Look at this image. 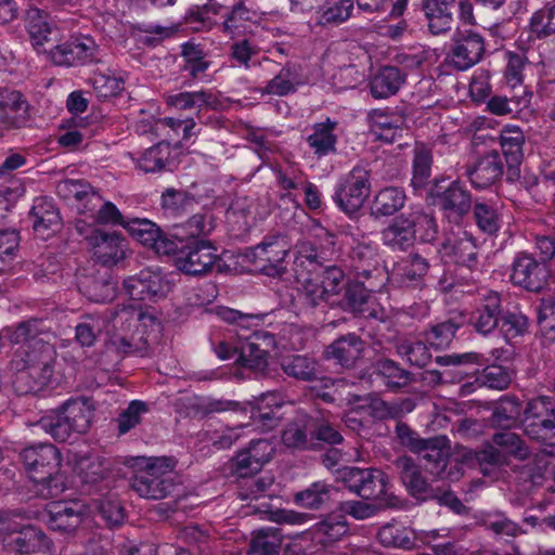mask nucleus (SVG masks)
<instances>
[{
    "mask_svg": "<svg viewBox=\"0 0 555 555\" xmlns=\"http://www.w3.org/2000/svg\"><path fill=\"white\" fill-rule=\"evenodd\" d=\"M100 47L90 36H80L49 50L51 60L59 66H82L101 59Z\"/></svg>",
    "mask_w": 555,
    "mask_h": 555,
    "instance_id": "7",
    "label": "nucleus"
},
{
    "mask_svg": "<svg viewBox=\"0 0 555 555\" xmlns=\"http://www.w3.org/2000/svg\"><path fill=\"white\" fill-rule=\"evenodd\" d=\"M296 86L297 83L294 77V69L289 64H286L272 79L267 82L261 93L286 96L296 91Z\"/></svg>",
    "mask_w": 555,
    "mask_h": 555,
    "instance_id": "60",
    "label": "nucleus"
},
{
    "mask_svg": "<svg viewBox=\"0 0 555 555\" xmlns=\"http://www.w3.org/2000/svg\"><path fill=\"white\" fill-rule=\"evenodd\" d=\"M503 311L501 294L487 291L479 296L470 313L469 324L476 333L489 336L499 327Z\"/></svg>",
    "mask_w": 555,
    "mask_h": 555,
    "instance_id": "13",
    "label": "nucleus"
},
{
    "mask_svg": "<svg viewBox=\"0 0 555 555\" xmlns=\"http://www.w3.org/2000/svg\"><path fill=\"white\" fill-rule=\"evenodd\" d=\"M93 411L85 398L69 399L51 414L41 417L35 426L55 441L64 442L73 434H85L91 425Z\"/></svg>",
    "mask_w": 555,
    "mask_h": 555,
    "instance_id": "2",
    "label": "nucleus"
},
{
    "mask_svg": "<svg viewBox=\"0 0 555 555\" xmlns=\"http://www.w3.org/2000/svg\"><path fill=\"white\" fill-rule=\"evenodd\" d=\"M483 37L473 30L457 31L452 39L448 61L457 70H466L479 63L485 54Z\"/></svg>",
    "mask_w": 555,
    "mask_h": 555,
    "instance_id": "10",
    "label": "nucleus"
},
{
    "mask_svg": "<svg viewBox=\"0 0 555 555\" xmlns=\"http://www.w3.org/2000/svg\"><path fill=\"white\" fill-rule=\"evenodd\" d=\"M176 464L173 457L149 459L132 476V490L147 500H163L171 495L178 485Z\"/></svg>",
    "mask_w": 555,
    "mask_h": 555,
    "instance_id": "3",
    "label": "nucleus"
},
{
    "mask_svg": "<svg viewBox=\"0 0 555 555\" xmlns=\"http://www.w3.org/2000/svg\"><path fill=\"white\" fill-rule=\"evenodd\" d=\"M57 194L66 201L83 202L86 196L99 202V193L86 180L65 179L56 185Z\"/></svg>",
    "mask_w": 555,
    "mask_h": 555,
    "instance_id": "57",
    "label": "nucleus"
},
{
    "mask_svg": "<svg viewBox=\"0 0 555 555\" xmlns=\"http://www.w3.org/2000/svg\"><path fill=\"white\" fill-rule=\"evenodd\" d=\"M280 366L289 377L301 382L318 379V362L308 354H292L281 359Z\"/></svg>",
    "mask_w": 555,
    "mask_h": 555,
    "instance_id": "41",
    "label": "nucleus"
},
{
    "mask_svg": "<svg viewBox=\"0 0 555 555\" xmlns=\"http://www.w3.org/2000/svg\"><path fill=\"white\" fill-rule=\"evenodd\" d=\"M0 532H8L4 547L17 554H31L47 547L46 534L34 526H25L20 530L10 529L7 518L0 513Z\"/></svg>",
    "mask_w": 555,
    "mask_h": 555,
    "instance_id": "16",
    "label": "nucleus"
},
{
    "mask_svg": "<svg viewBox=\"0 0 555 555\" xmlns=\"http://www.w3.org/2000/svg\"><path fill=\"white\" fill-rule=\"evenodd\" d=\"M30 218L35 232L42 237L48 231H55L61 224L60 211L52 198L41 196L34 201Z\"/></svg>",
    "mask_w": 555,
    "mask_h": 555,
    "instance_id": "32",
    "label": "nucleus"
},
{
    "mask_svg": "<svg viewBox=\"0 0 555 555\" xmlns=\"http://www.w3.org/2000/svg\"><path fill=\"white\" fill-rule=\"evenodd\" d=\"M350 268L365 281L382 276L380 256L376 245L358 243L349 253Z\"/></svg>",
    "mask_w": 555,
    "mask_h": 555,
    "instance_id": "21",
    "label": "nucleus"
},
{
    "mask_svg": "<svg viewBox=\"0 0 555 555\" xmlns=\"http://www.w3.org/2000/svg\"><path fill=\"white\" fill-rule=\"evenodd\" d=\"M222 17L223 30L231 36L246 34L259 20L257 12L247 8L243 1H238L231 10L222 13Z\"/></svg>",
    "mask_w": 555,
    "mask_h": 555,
    "instance_id": "38",
    "label": "nucleus"
},
{
    "mask_svg": "<svg viewBox=\"0 0 555 555\" xmlns=\"http://www.w3.org/2000/svg\"><path fill=\"white\" fill-rule=\"evenodd\" d=\"M80 293L94 302L112 300L116 294V283L108 273H90L82 275L78 282Z\"/></svg>",
    "mask_w": 555,
    "mask_h": 555,
    "instance_id": "29",
    "label": "nucleus"
},
{
    "mask_svg": "<svg viewBox=\"0 0 555 555\" xmlns=\"http://www.w3.org/2000/svg\"><path fill=\"white\" fill-rule=\"evenodd\" d=\"M413 153V176L411 183L414 189H422L427 184L431 175L433 152L425 144L417 143Z\"/></svg>",
    "mask_w": 555,
    "mask_h": 555,
    "instance_id": "51",
    "label": "nucleus"
},
{
    "mask_svg": "<svg viewBox=\"0 0 555 555\" xmlns=\"http://www.w3.org/2000/svg\"><path fill=\"white\" fill-rule=\"evenodd\" d=\"M442 258L459 266L473 269L478 263L476 240L467 231L460 230L447 236L439 249Z\"/></svg>",
    "mask_w": 555,
    "mask_h": 555,
    "instance_id": "17",
    "label": "nucleus"
},
{
    "mask_svg": "<svg viewBox=\"0 0 555 555\" xmlns=\"http://www.w3.org/2000/svg\"><path fill=\"white\" fill-rule=\"evenodd\" d=\"M259 52L260 48L257 44L253 43L249 39L244 38L235 41L231 46L230 55L235 63H237L240 66H243L245 69H249L255 65H261L262 62L274 65V62L268 57H262V61L258 62L253 61L254 57L259 54Z\"/></svg>",
    "mask_w": 555,
    "mask_h": 555,
    "instance_id": "59",
    "label": "nucleus"
},
{
    "mask_svg": "<svg viewBox=\"0 0 555 555\" xmlns=\"http://www.w3.org/2000/svg\"><path fill=\"white\" fill-rule=\"evenodd\" d=\"M3 333L12 344H22V346L49 343L48 339L52 336L47 321L39 318H30L16 325L5 327Z\"/></svg>",
    "mask_w": 555,
    "mask_h": 555,
    "instance_id": "25",
    "label": "nucleus"
},
{
    "mask_svg": "<svg viewBox=\"0 0 555 555\" xmlns=\"http://www.w3.org/2000/svg\"><path fill=\"white\" fill-rule=\"evenodd\" d=\"M89 247L94 260L108 268L126 259L129 253L126 238L115 231L94 232L89 238Z\"/></svg>",
    "mask_w": 555,
    "mask_h": 555,
    "instance_id": "15",
    "label": "nucleus"
},
{
    "mask_svg": "<svg viewBox=\"0 0 555 555\" xmlns=\"http://www.w3.org/2000/svg\"><path fill=\"white\" fill-rule=\"evenodd\" d=\"M336 127L337 122L330 118L323 122H317L312 127V133L308 135L307 143L318 158L337 152V135L334 133Z\"/></svg>",
    "mask_w": 555,
    "mask_h": 555,
    "instance_id": "36",
    "label": "nucleus"
},
{
    "mask_svg": "<svg viewBox=\"0 0 555 555\" xmlns=\"http://www.w3.org/2000/svg\"><path fill=\"white\" fill-rule=\"evenodd\" d=\"M421 7L431 35L439 36L451 30L453 24V5L442 0H422Z\"/></svg>",
    "mask_w": 555,
    "mask_h": 555,
    "instance_id": "34",
    "label": "nucleus"
},
{
    "mask_svg": "<svg viewBox=\"0 0 555 555\" xmlns=\"http://www.w3.org/2000/svg\"><path fill=\"white\" fill-rule=\"evenodd\" d=\"M124 288L133 300L164 298L170 291V283L157 271L144 269L124 280Z\"/></svg>",
    "mask_w": 555,
    "mask_h": 555,
    "instance_id": "14",
    "label": "nucleus"
},
{
    "mask_svg": "<svg viewBox=\"0 0 555 555\" xmlns=\"http://www.w3.org/2000/svg\"><path fill=\"white\" fill-rule=\"evenodd\" d=\"M414 240L422 243H434L439 233L436 217L422 209L408 212Z\"/></svg>",
    "mask_w": 555,
    "mask_h": 555,
    "instance_id": "49",
    "label": "nucleus"
},
{
    "mask_svg": "<svg viewBox=\"0 0 555 555\" xmlns=\"http://www.w3.org/2000/svg\"><path fill=\"white\" fill-rule=\"evenodd\" d=\"M31 121L30 104L17 90L0 88V129L21 130Z\"/></svg>",
    "mask_w": 555,
    "mask_h": 555,
    "instance_id": "11",
    "label": "nucleus"
},
{
    "mask_svg": "<svg viewBox=\"0 0 555 555\" xmlns=\"http://www.w3.org/2000/svg\"><path fill=\"white\" fill-rule=\"evenodd\" d=\"M554 406V400L550 397H538L530 400L524 410L526 422V434L532 439H543L544 436L539 433L538 427L544 418L547 411H552Z\"/></svg>",
    "mask_w": 555,
    "mask_h": 555,
    "instance_id": "48",
    "label": "nucleus"
},
{
    "mask_svg": "<svg viewBox=\"0 0 555 555\" xmlns=\"http://www.w3.org/2000/svg\"><path fill=\"white\" fill-rule=\"evenodd\" d=\"M167 103L177 109H191L196 107L199 114L203 108H216L219 101L211 91L199 90L169 95Z\"/></svg>",
    "mask_w": 555,
    "mask_h": 555,
    "instance_id": "46",
    "label": "nucleus"
},
{
    "mask_svg": "<svg viewBox=\"0 0 555 555\" xmlns=\"http://www.w3.org/2000/svg\"><path fill=\"white\" fill-rule=\"evenodd\" d=\"M550 271L545 263L531 255L518 254L512 264L511 281L531 293H541L548 285Z\"/></svg>",
    "mask_w": 555,
    "mask_h": 555,
    "instance_id": "9",
    "label": "nucleus"
},
{
    "mask_svg": "<svg viewBox=\"0 0 555 555\" xmlns=\"http://www.w3.org/2000/svg\"><path fill=\"white\" fill-rule=\"evenodd\" d=\"M108 320L113 322L114 327L120 323L121 326L127 325V328L131 327L132 322L138 321L140 326L149 328V331L142 335H150L151 343L158 338L160 332V322L155 315L150 312H140L137 318H134V311L125 306L111 310Z\"/></svg>",
    "mask_w": 555,
    "mask_h": 555,
    "instance_id": "39",
    "label": "nucleus"
},
{
    "mask_svg": "<svg viewBox=\"0 0 555 555\" xmlns=\"http://www.w3.org/2000/svg\"><path fill=\"white\" fill-rule=\"evenodd\" d=\"M20 235L15 230L0 231V272L7 271L16 259Z\"/></svg>",
    "mask_w": 555,
    "mask_h": 555,
    "instance_id": "64",
    "label": "nucleus"
},
{
    "mask_svg": "<svg viewBox=\"0 0 555 555\" xmlns=\"http://www.w3.org/2000/svg\"><path fill=\"white\" fill-rule=\"evenodd\" d=\"M210 241H193L183 245L177 253V267L189 275L208 273L219 256Z\"/></svg>",
    "mask_w": 555,
    "mask_h": 555,
    "instance_id": "8",
    "label": "nucleus"
},
{
    "mask_svg": "<svg viewBox=\"0 0 555 555\" xmlns=\"http://www.w3.org/2000/svg\"><path fill=\"white\" fill-rule=\"evenodd\" d=\"M426 341L403 339L396 345V351L399 357L406 360L411 365L417 367L426 366L431 354Z\"/></svg>",
    "mask_w": 555,
    "mask_h": 555,
    "instance_id": "54",
    "label": "nucleus"
},
{
    "mask_svg": "<svg viewBox=\"0 0 555 555\" xmlns=\"http://www.w3.org/2000/svg\"><path fill=\"white\" fill-rule=\"evenodd\" d=\"M429 268V261L425 257L412 253L393 266L391 280L399 287L422 288Z\"/></svg>",
    "mask_w": 555,
    "mask_h": 555,
    "instance_id": "19",
    "label": "nucleus"
},
{
    "mask_svg": "<svg viewBox=\"0 0 555 555\" xmlns=\"http://www.w3.org/2000/svg\"><path fill=\"white\" fill-rule=\"evenodd\" d=\"M138 168L146 173L162 171H173L177 167V160L173 156L171 145L167 142H159L145 150L137 158Z\"/></svg>",
    "mask_w": 555,
    "mask_h": 555,
    "instance_id": "28",
    "label": "nucleus"
},
{
    "mask_svg": "<svg viewBox=\"0 0 555 555\" xmlns=\"http://www.w3.org/2000/svg\"><path fill=\"white\" fill-rule=\"evenodd\" d=\"M339 479L345 487L364 501L378 502L379 506L396 507L400 500L388 489V477L375 468L344 467Z\"/></svg>",
    "mask_w": 555,
    "mask_h": 555,
    "instance_id": "4",
    "label": "nucleus"
},
{
    "mask_svg": "<svg viewBox=\"0 0 555 555\" xmlns=\"http://www.w3.org/2000/svg\"><path fill=\"white\" fill-rule=\"evenodd\" d=\"M323 266V258L318 254L312 243L301 242L297 245V256L294 261L297 281L306 280L307 275L315 274Z\"/></svg>",
    "mask_w": 555,
    "mask_h": 555,
    "instance_id": "43",
    "label": "nucleus"
},
{
    "mask_svg": "<svg viewBox=\"0 0 555 555\" xmlns=\"http://www.w3.org/2000/svg\"><path fill=\"white\" fill-rule=\"evenodd\" d=\"M405 193L397 186L384 188L377 192L372 202L371 211L376 217H389L405 204Z\"/></svg>",
    "mask_w": 555,
    "mask_h": 555,
    "instance_id": "42",
    "label": "nucleus"
},
{
    "mask_svg": "<svg viewBox=\"0 0 555 555\" xmlns=\"http://www.w3.org/2000/svg\"><path fill=\"white\" fill-rule=\"evenodd\" d=\"M27 476L48 495H57L64 489L61 475L62 455L52 443H35L23 448L18 453Z\"/></svg>",
    "mask_w": 555,
    "mask_h": 555,
    "instance_id": "1",
    "label": "nucleus"
},
{
    "mask_svg": "<svg viewBox=\"0 0 555 555\" xmlns=\"http://www.w3.org/2000/svg\"><path fill=\"white\" fill-rule=\"evenodd\" d=\"M406 80V74L396 66H383L370 80V91L374 99H388L395 95Z\"/></svg>",
    "mask_w": 555,
    "mask_h": 555,
    "instance_id": "30",
    "label": "nucleus"
},
{
    "mask_svg": "<svg viewBox=\"0 0 555 555\" xmlns=\"http://www.w3.org/2000/svg\"><path fill=\"white\" fill-rule=\"evenodd\" d=\"M370 177L367 165L358 164L339 179L333 199L340 210L352 215L363 207L371 193Z\"/></svg>",
    "mask_w": 555,
    "mask_h": 555,
    "instance_id": "5",
    "label": "nucleus"
},
{
    "mask_svg": "<svg viewBox=\"0 0 555 555\" xmlns=\"http://www.w3.org/2000/svg\"><path fill=\"white\" fill-rule=\"evenodd\" d=\"M14 374L12 386L20 396L36 393L49 384L52 375L31 370L11 371Z\"/></svg>",
    "mask_w": 555,
    "mask_h": 555,
    "instance_id": "52",
    "label": "nucleus"
},
{
    "mask_svg": "<svg viewBox=\"0 0 555 555\" xmlns=\"http://www.w3.org/2000/svg\"><path fill=\"white\" fill-rule=\"evenodd\" d=\"M529 29L538 39H545L555 35V2L546 3L532 14Z\"/></svg>",
    "mask_w": 555,
    "mask_h": 555,
    "instance_id": "53",
    "label": "nucleus"
},
{
    "mask_svg": "<svg viewBox=\"0 0 555 555\" xmlns=\"http://www.w3.org/2000/svg\"><path fill=\"white\" fill-rule=\"evenodd\" d=\"M282 442L287 449L305 451L314 450L318 443L308 438L305 426L298 423L289 424L282 434Z\"/></svg>",
    "mask_w": 555,
    "mask_h": 555,
    "instance_id": "62",
    "label": "nucleus"
},
{
    "mask_svg": "<svg viewBox=\"0 0 555 555\" xmlns=\"http://www.w3.org/2000/svg\"><path fill=\"white\" fill-rule=\"evenodd\" d=\"M499 140L507 164L506 180L515 182L520 178L519 166L524 158V132L519 127H504L501 130Z\"/></svg>",
    "mask_w": 555,
    "mask_h": 555,
    "instance_id": "20",
    "label": "nucleus"
},
{
    "mask_svg": "<svg viewBox=\"0 0 555 555\" xmlns=\"http://www.w3.org/2000/svg\"><path fill=\"white\" fill-rule=\"evenodd\" d=\"M26 25L31 39V43L36 49L44 47V43L51 41L54 33L51 24L48 22L47 13L37 8H29L26 11Z\"/></svg>",
    "mask_w": 555,
    "mask_h": 555,
    "instance_id": "45",
    "label": "nucleus"
},
{
    "mask_svg": "<svg viewBox=\"0 0 555 555\" xmlns=\"http://www.w3.org/2000/svg\"><path fill=\"white\" fill-rule=\"evenodd\" d=\"M291 250L287 238L281 234L266 235L256 246L248 249L246 257L262 274L281 278L286 273V257Z\"/></svg>",
    "mask_w": 555,
    "mask_h": 555,
    "instance_id": "6",
    "label": "nucleus"
},
{
    "mask_svg": "<svg viewBox=\"0 0 555 555\" xmlns=\"http://www.w3.org/2000/svg\"><path fill=\"white\" fill-rule=\"evenodd\" d=\"M372 366L374 373L382 376L389 388H403L412 382V373L400 367L393 360L379 358Z\"/></svg>",
    "mask_w": 555,
    "mask_h": 555,
    "instance_id": "47",
    "label": "nucleus"
},
{
    "mask_svg": "<svg viewBox=\"0 0 555 555\" xmlns=\"http://www.w3.org/2000/svg\"><path fill=\"white\" fill-rule=\"evenodd\" d=\"M82 515V505L77 502H52L44 517L52 530L70 533L81 524Z\"/></svg>",
    "mask_w": 555,
    "mask_h": 555,
    "instance_id": "24",
    "label": "nucleus"
},
{
    "mask_svg": "<svg viewBox=\"0 0 555 555\" xmlns=\"http://www.w3.org/2000/svg\"><path fill=\"white\" fill-rule=\"evenodd\" d=\"M108 344L116 352L144 357L150 349L151 338L150 335H132L131 337H127L119 334H113Z\"/></svg>",
    "mask_w": 555,
    "mask_h": 555,
    "instance_id": "58",
    "label": "nucleus"
},
{
    "mask_svg": "<svg viewBox=\"0 0 555 555\" xmlns=\"http://www.w3.org/2000/svg\"><path fill=\"white\" fill-rule=\"evenodd\" d=\"M521 411V405L517 399H502L492 412L491 423L495 427L509 429L518 422Z\"/></svg>",
    "mask_w": 555,
    "mask_h": 555,
    "instance_id": "56",
    "label": "nucleus"
},
{
    "mask_svg": "<svg viewBox=\"0 0 555 555\" xmlns=\"http://www.w3.org/2000/svg\"><path fill=\"white\" fill-rule=\"evenodd\" d=\"M415 453L426 462V469L434 476L441 477L450 457V444L446 436L425 439Z\"/></svg>",
    "mask_w": 555,
    "mask_h": 555,
    "instance_id": "27",
    "label": "nucleus"
},
{
    "mask_svg": "<svg viewBox=\"0 0 555 555\" xmlns=\"http://www.w3.org/2000/svg\"><path fill=\"white\" fill-rule=\"evenodd\" d=\"M503 162L499 152L491 151L480 157L472 167H467L466 175L475 189H487L496 183L503 176Z\"/></svg>",
    "mask_w": 555,
    "mask_h": 555,
    "instance_id": "23",
    "label": "nucleus"
},
{
    "mask_svg": "<svg viewBox=\"0 0 555 555\" xmlns=\"http://www.w3.org/2000/svg\"><path fill=\"white\" fill-rule=\"evenodd\" d=\"M38 344L18 348L9 363L10 371L31 370L35 373L53 375L55 350L50 343Z\"/></svg>",
    "mask_w": 555,
    "mask_h": 555,
    "instance_id": "12",
    "label": "nucleus"
},
{
    "mask_svg": "<svg viewBox=\"0 0 555 555\" xmlns=\"http://www.w3.org/2000/svg\"><path fill=\"white\" fill-rule=\"evenodd\" d=\"M349 530L346 517L343 514H328L314 526V534L322 543L338 541Z\"/></svg>",
    "mask_w": 555,
    "mask_h": 555,
    "instance_id": "50",
    "label": "nucleus"
},
{
    "mask_svg": "<svg viewBox=\"0 0 555 555\" xmlns=\"http://www.w3.org/2000/svg\"><path fill=\"white\" fill-rule=\"evenodd\" d=\"M281 535L272 529H262L250 542L249 555H278L281 548Z\"/></svg>",
    "mask_w": 555,
    "mask_h": 555,
    "instance_id": "61",
    "label": "nucleus"
},
{
    "mask_svg": "<svg viewBox=\"0 0 555 555\" xmlns=\"http://www.w3.org/2000/svg\"><path fill=\"white\" fill-rule=\"evenodd\" d=\"M382 242L393 250L404 251L414 245L415 240L408 214L395 217L380 232Z\"/></svg>",
    "mask_w": 555,
    "mask_h": 555,
    "instance_id": "31",
    "label": "nucleus"
},
{
    "mask_svg": "<svg viewBox=\"0 0 555 555\" xmlns=\"http://www.w3.org/2000/svg\"><path fill=\"white\" fill-rule=\"evenodd\" d=\"M125 229L138 240L141 244L152 247L156 244L155 241L159 237L160 229L156 223L147 219L133 218L128 220L125 224Z\"/></svg>",
    "mask_w": 555,
    "mask_h": 555,
    "instance_id": "63",
    "label": "nucleus"
},
{
    "mask_svg": "<svg viewBox=\"0 0 555 555\" xmlns=\"http://www.w3.org/2000/svg\"><path fill=\"white\" fill-rule=\"evenodd\" d=\"M472 194L459 181H453L436 195L435 203L448 218H461L472 208Z\"/></svg>",
    "mask_w": 555,
    "mask_h": 555,
    "instance_id": "26",
    "label": "nucleus"
},
{
    "mask_svg": "<svg viewBox=\"0 0 555 555\" xmlns=\"http://www.w3.org/2000/svg\"><path fill=\"white\" fill-rule=\"evenodd\" d=\"M364 350L365 341L356 333H347L332 341L323 356L343 369L352 370L362 360Z\"/></svg>",
    "mask_w": 555,
    "mask_h": 555,
    "instance_id": "18",
    "label": "nucleus"
},
{
    "mask_svg": "<svg viewBox=\"0 0 555 555\" xmlns=\"http://www.w3.org/2000/svg\"><path fill=\"white\" fill-rule=\"evenodd\" d=\"M181 49V55L184 61L182 72L196 79L208 69L209 62L205 60L206 54L198 44L185 42Z\"/></svg>",
    "mask_w": 555,
    "mask_h": 555,
    "instance_id": "55",
    "label": "nucleus"
},
{
    "mask_svg": "<svg viewBox=\"0 0 555 555\" xmlns=\"http://www.w3.org/2000/svg\"><path fill=\"white\" fill-rule=\"evenodd\" d=\"M75 470L81 482L91 490L108 477L111 462L102 456H83L77 461Z\"/></svg>",
    "mask_w": 555,
    "mask_h": 555,
    "instance_id": "37",
    "label": "nucleus"
},
{
    "mask_svg": "<svg viewBox=\"0 0 555 555\" xmlns=\"http://www.w3.org/2000/svg\"><path fill=\"white\" fill-rule=\"evenodd\" d=\"M374 286L373 282H370L369 286L364 285V281L348 282L345 287L343 309L363 317H375L369 308Z\"/></svg>",
    "mask_w": 555,
    "mask_h": 555,
    "instance_id": "35",
    "label": "nucleus"
},
{
    "mask_svg": "<svg viewBox=\"0 0 555 555\" xmlns=\"http://www.w3.org/2000/svg\"><path fill=\"white\" fill-rule=\"evenodd\" d=\"M408 492L418 499L434 498V489L423 476L418 465L410 456H399L392 462Z\"/></svg>",
    "mask_w": 555,
    "mask_h": 555,
    "instance_id": "22",
    "label": "nucleus"
},
{
    "mask_svg": "<svg viewBox=\"0 0 555 555\" xmlns=\"http://www.w3.org/2000/svg\"><path fill=\"white\" fill-rule=\"evenodd\" d=\"M159 205L165 216L181 218L194 210L197 201L191 192L170 186L162 192Z\"/></svg>",
    "mask_w": 555,
    "mask_h": 555,
    "instance_id": "33",
    "label": "nucleus"
},
{
    "mask_svg": "<svg viewBox=\"0 0 555 555\" xmlns=\"http://www.w3.org/2000/svg\"><path fill=\"white\" fill-rule=\"evenodd\" d=\"M334 487L324 481H315L308 488L294 494L296 505L308 509H320L327 505L332 499Z\"/></svg>",
    "mask_w": 555,
    "mask_h": 555,
    "instance_id": "44",
    "label": "nucleus"
},
{
    "mask_svg": "<svg viewBox=\"0 0 555 555\" xmlns=\"http://www.w3.org/2000/svg\"><path fill=\"white\" fill-rule=\"evenodd\" d=\"M464 318L459 315L429 325L424 332V340L436 350H443L450 347L456 332L463 326Z\"/></svg>",
    "mask_w": 555,
    "mask_h": 555,
    "instance_id": "40",
    "label": "nucleus"
}]
</instances>
